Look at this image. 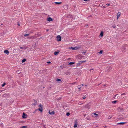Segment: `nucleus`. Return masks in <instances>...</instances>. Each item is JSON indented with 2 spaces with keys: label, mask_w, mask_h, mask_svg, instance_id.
<instances>
[{
  "label": "nucleus",
  "mask_w": 128,
  "mask_h": 128,
  "mask_svg": "<svg viewBox=\"0 0 128 128\" xmlns=\"http://www.w3.org/2000/svg\"><path fill=\"white\" fill-rule=\"evenodd\" d=\"M26 61V60L25 59H24L23 60H22V63H23L24 62H25Z\"/></svg>",
  "instance_id": "22"
},
{
  "label": "nucleus",
  "mask_w": 128,
  "mask_h": 128,
  "mask_svg": "<svg viewBox=\"0 0 128 128\" xmlns=\"http://www.w3.org/2000/svg\"><path fill=\"white\" fill-rule=\"evenodd\" d=\"M120 12H119L117 14V16H118V17H120Z\"/></svg>",
  "instance_id": "9"
},
{
  "label": "nucleus",
  "mask_w": 128,
  "mask_h": 128,
  "mask_svg": "<svg viewBox=\"0 0 128 128\" xmlns=\"http://www.w3.org/2000/svg\"><path fill=\"white\" fill-rule=\"evenodd\" d=\"M103 32L102 31V32H100V36L102 37V36H103Z\"/></svg>",
  "instance_id": "7"
},
{
  "label": "nucleus",
  "mask_w": 128,
  "mask_h": 128,
  "mask_svg": "<svg viewBox=\"0 0 128 128\" xmlns=\"http://www.w3.org/2000/svg\"><path fill=\"white\" fill-rule=\"evenodd\" d=\"M86 95H84L83 96H82V98L83 99H85L86 97Z\"/></svg>",
  "instance_id": "10"
},
{
  "label": "nucleus",
  "mask_w": 128,
  "mask_h": 128,
  "mask_svg": "<svg viewBox=\"0 0 128 128\" xmlns=\"http://www.w3.org/2000/svg\"><path fill=\"white\" fill-rule=\"evenodd\" d=\"M84 108H89V105L88 104L85 106H84Z\"/></svg>",
  "instance_id": "12"
},
{
  "label": "nucleus",
  "mask_w": 128,
  "mask_h": 128,
  "mask_svg": "<svg viewBox=\"0 0 128 128\" xmlns=\"http://www.w3.org/2000/svg\"><path fill=\"white\" fill-rule=\"evenodd\" d=\"M84 86V85H83V84H80V86Z\"/></svg>",
  "instance_id": "33"
},
{
  "label": "nucleus",
  "mask_w": 128,
  "mask_h": 128,
  "mask_svg": "<svg viewBox=\"0 0 128 128\" xmlns=\"http://www.w3.org/2000/svg\"><path fill=\"white\" fill-rule=\"evenodd\" d=\"M125 123V122H120L118 123L120 124H124Z\"/></svg>",
  "instance_id": "14"
},
{
  "label": "nucleus",
  "mask_w": 128,
  "mask_h": 128,
  "mask_svg": "<svg viewBox=\"0 0 128 128\" xmlns=\"http://www.w3.org/2000/svg\"><path fill=\"white\" fill-rule=\"evenodd\" d=\"M59 53V52H54V54L55 55H57V54H58Z\"/></svg>",
  "instance_id": "16"
},
{
  "label": "nucleus",
  "mask_w": 128,
  "mask_h": 128,
  "mask_svg": "<svg viewBox=\"0 0 128 128\" xmlns=\"http://www.w3.org/2000/svg\"><path fill=\"white\" fill-rule=\"evenodd\" d=\"M20 48L21 49H22L23 48H22V47H20Z\"/></svg>",
  "instance_id": "41"
},
{
  "label": "nucleus",
  "mask_w": 128,
  "mask_h": 128,
  "mask_svg": "<svg viewBox=\"0 0 128 128\" xmlns=\"http://www.w3.org/2000/svg\"><path fill=\"white\" fill-rule=\"evenodd\" d=\"M47 20L49 22L52 21V19L50 17H49L47 19Z\"/></svg>",
  "instance_id": "5"
},
{
  "label": "nucleus",
  "mask_w": 128,
  "mask_h": 128,
  "mask_svg": "<svg viewBox=\"0 0 128 128\" xmlns=\"http://www.w3.org/2000/svg\"><path fill=\"white\" fill-rule=\"evenodd\" d=\"M38 110H39L41 112H42V108H38Z\"/></svg>",
  "instance_id": "13"
},
{
  "label": "nucleus",
  "mask_w": 128,
  "mask_h": 128,
  "mask_svg": "<svg viewBox=\"0 0 128 128\" xmlns=\"http://www.w3.org/2000/svg\"><path fill=\"white\" fill-rule=\"evenodd\" d=\"M29 35V34H25L24 35V36H28Z\"/></svg>",
  "instance_id": "21"
},
{
  "label": "nucleus",
  "mask_w": 128,
  "mask_h": 128,
  "mask_svg": "<svg viewBox=\"0 0 128 128\" xmlns=\"http://www.w3.org/2000/svg\"><path fill=\"white\" fill-rule=\"evenodd\" d=\"M84 0L85 2H86L88 0Z\"/></svg>",
  "instance_id": "44"
},
{
  "label": "nucleus",
  "mask_w": 128,
  "mask_h": 128,
  "mask_svg": "<svg viewBox=\"0 0 128 128\" xmlns=\"http://www.w3.org/2000/svg\"><path fill=\"white\" fill-rule=\"evenodd\" d=\"M126 95V93H123V94H121V95H124V96H125V95Z\"/></svg>",
  "instance_id": "24"
},
{
  "label": "nucleus",
  "mask_w": 128,
  "mask_h": 128,
  "mask_svg": "<svg viewBox=\"0 0 128 128\" xmlns=\"http://www.w3.org/2000/svg\"><path fill=\"white\" fill-rule=\"evenodd\" d=\"M38 106L40 108H42V106L41 104H40Z\"/></svg>",
  "instance_id": "19"
},
{
  "label": "nucleus",
  "mask_w": 128,
  "mask_h": 128,
  "mask_svg": "<svg viewBox=\"0 0 128 128\" xmlns=\"http://www.w3.org/2000/svg\"><path fill=\"white\" fill-rule=\"evenodd\" d=\"M5 84H5V83H4V84H2V87H3L4 86V85H5Z\"/></svg>",
  "instance_id": "28"
},
{
  "label": "nucleus",
  "mask_w": 128,
  "mask_h": 128,
  "mask_svg": "<svg viewBox=\"0 0 128 128\" xmlns=\"http://www.w3.org/2000/svg\"><path fill=\"white\" fill-rule=\"evenodd\" d=\"M83 102H82V101H80V104H83Z\"/></svg>",
  "instance_id": "34"
},
{
  "label": "nucleus",
  "mask_w": 128,
  "mask_h": 128,
  "mask_svg": "<svg viewBox=\"0 0 128 128\" xmlns=\"http://www.w3.org/2000/svg\"><path fill=\"white\" fill-rule=\"evenodd\" d=\"M94 69V68H91L90 70V71H91L92 70H93Z\"/></svg>",
  "instance_id": "35"
},
{
  "label": "nucleus",
  "mask_w": 128,
  "mask_h": 128,
  "mask_svg": "<svg viewBox=\"0 0 128 128\" xmlns=\"http://www.w3.org/2000/svg\"><path fill=\"white\" fill-rule=\"evenodd\" d=\"M70 115V114L69 113H68H68H67L66 114V115L67 116H68Z\"/></svg>",
  "instance_id": "29"
},
{
  "label": "nucleus",
  "mask_w": 128,
  "mask_h": 128,
  "mask_svg": "<svg viewBox=\"0 0 128 128\" xmlns=\"http://www.w3.org/2000/svg\"><path fill=\"white\" fill-rule=\"evenodd\" d=\"M106 5L107 6H108L110 5V4H106Z\"/></svg>",
  "instance_id": "32"
},
{
  "label": "nucleus",
  "mask_w": 128,
  "mask_h": 128,
  "mask_svg": "<svg viewBox=\"0 0 128 128\" xmlns=\"http://www.w3.org/2000/svg\"><path fill=\"white\" fill-rule=\"evenodd\" d=\"M86 52V50H81L80 51V53H81L85 55V53Z\"/></svg>",
  "instance_id": "3"
},
{
  "label": "nucleus",
  "mask_w": 128,
  "mask_h": 128,
  "mask_svg": "<svg viewBox=\"0 0 128 128\" xmlns=\"http://www.w3.org/2000/svg\"><path fill=\"white\" fill-rule=\"evenodd\" d=\"M56 38H57V41H61V37L60 36L58 35V36H57V37H56Z\"/></svg>",
  "instance_id": "2"
},
{
  "label": "nucleus",
  "mask_w": 128,
  "mask_h": 128,
  "mask_svg": "<svg viewBox=\"0 0 128 128\" xmlns=\"http://www.w3.org/2000/svg\"><path fill=\"white\" fill-rule=\"evenodd\" d=\"M88 26V25H87L86 26H85V27L86 28V27H87Z\"/></svg>",
  "instance_id": "45"
},
{
  "label": "nucleus",
  "mask_w": 128,
  "mask_h": 128,
  "mask_svg": "<svg viewBox=\"0 0 128 128\" xmlns=\"http://www.w3.org/2000/svg\"><path fill=\"white\" fill-rule=\"evenodd\" d=\"M54 3L56 4H61L62 3V2H55Z\"/></svg>",
  "instance_id": "15"
},
{
  "label": "nucleus",
  "mask_w": 128,
  "mask_h": 128,
  "mask_svg": "<svg viewBox=\"0 0 128 128\" xmlns=\"http://www.w3.org/2000/svg\"><path fill=\"white\" fill-rule=\"evenodd\" d=\"M118 95V94H116L115 96L114 97H116V96Z\"/></svg>",
  "instance_id": "39"
},
{
  "label": "nucleus",
  "mask_w": 128,
  "mask_h": 128,
  "mask_svg": "<svg viewBox=\"0 0 128 128\" xmlns=\"http://www.w3.org/2000/svg\"><path fill=\"white\" fill-rule=\"evenodd\" d=\"M74 62H70L68 64V65H72V64H74Z\"/></svg>",
  "instance_id": "11"
},
{
  "label": "nucleus",
  "mask_w": 128,
  "mask_h": 128,
  "mask_svg": "<svg viewBox=\"0 0 128 128\" xmlns=\"http://www.w3.org/2000/svg\"><path fill=\"white\" fill-rule=\"evenodd\" d=\"M80 100H82V99H80Z\"/></svg>",
  "instance_id": "48"
},
{
  "label": "nucleus",
  "mask_w": 128,
  "mask_h": 128,
  "mask_svg": "<svg viewBox=\"0 0 128 128\" xmlns=\"http://www.w3.org/2000/svg\"><path fill=\"white\" fill-rule=\"evenodd\" d=\"M26 117L27 116L24 113L22 116V118H26Z\"/></svg>",
  "instance_id": "4"
},
{
  "label": "nucleus",
  "mask_w": 128,
  "mask_h": 128,
  "mask_svg": "<svg viewBox=\"0 0 128 128\" xmlns=\"http://www.w3.org/2000/svg\"><path fill=\"white\" fill-rule=\"evenodd\" d=\"M99 53H100V54H102V50L100 51Z\"/></svg>",
  "instance_id": "30"
},
{
  "label": "nucleus",
  "mask_w": 128,
  "mask_h": 128,
  "mask_svg": "<svg viewBox=\"0 0 128 128\" xmlns=\"http://www.w3.org/2000/svg\"><path fill=\"white\" fill-rule=\"evenodd\" d=\"M37 102L36 101H35L34 103L33 104V105H34V106H36V105Z\"/></svg>",
  "instance_id": "17"
},
{
  "label": "nucleus",
  "mask_w": 128,
  "mask_h": 128,
  "mask_svg": "<svg viewBox=\"0 0 128 128\" xmlns=\"http://www.w3.org/2000/svg\"><path fill=\"white\" fill-rule=\"evenodd\" d=\"M110 118V117H108V119H109Z\"/></svg>",
  "instance_id": "46"
},
{
  "label": "nucleus",
  "mask_w": 128,
  "mask_h": 128,
  "mask_svg": "<svg viewBox=\"0 0 128 128\" xmlns=\"http://www.w3.org/2000/svg\"><path fill=\"white\" fill-rule=\"evenodd\" d=\"M18 26H20V24L18 23Z\"/></svg>",
  "instance_id": "43"
},
{
  "label": "nucleus",
  "mask_w": 128,
  "mask_h": 128,
  "mask_svg": "<svg viewBox=\"0 0 128 128\" xmlns=\"http://www.w3.org/2000/svg\"><path fill=\"white\" fill-rule=\"evenodd\" d=\"M117 102L116 100H114V101H112V103H113L114 104L116 103Z\"/></svg>",
  "instance_id": "18"
},
{
  "label": "nucleus",
  "mask_w": 128,
  "mask_h": 128,
  "mask_svg": "<svg viewBox=\"0 0 128 128\" xmlns=\"http://www.w3.org/2000/svg\"><path fill=\"white\" fill-rule=\"evenodd\" d=\"M26 127V126H22L20 128H25Z\"/></svg>",
  "instance_id": "26"
},
{
  "label": "nucleus",
  "mask_w": 128,
  "mask_h": 128,
  "mask_svg": "<svg viewBox=\"0 0 128 128\" xmlns=\"http://www.w3.org/2000/svg\"><path fill=\"white\" fill-rule=\"evenodd\" d=\"M124 49H125V48H124V50H122V52H125V50H124Z\"/></svg>",
  "instance_id": "36"
},
{
  "label": "nucleus",
  "mask_w": 128,
  "mask_h": 128,
  "mask_svg": "<svg viewBox=\"0 0 128 128\" xmlns=\"http://www.w3.org/2000/svg\"><path fill=\"white\" fill-rule=\"evenodd\" d=\"M87 86V85H85L84 87H85V88H86V87Z\"/></svg>",
  "instance_id": "38"
},
{
  "label": "nucleus",
  "mask_w": 128,
  "mask_h": 128,
  "mask_svg": "<svg viewBox=\"0 0 128 128\" xmlns=\"http://www.w3.org/2000/svg\"><path fill=\"white\" fill-rule=\"evenodd\" d=\"M94 115H95V116H98V114H96V113H94Z\"/></svg>",
  "instance_id": "31"
},
{
  "label": "nucleus",
  "mask_w": 128,
  "mask_h": 128,
  "mask_svg": "<svg viewBox=\"0 0 128 128\" xmlns=\"http://www.w3.org/2000/svg\"><path fill=\"white\" fill-rule=\"evenodd\" d=\"M77 127V124H75L74 126V128H76Z\"/></svg>",
  "instance_id": "20"
},
{
  "label": "nucleus",
  "mask_w": 128,
  "mask_h": 128,
  "mask_svg": "<svg viewBox=\"0 0 128 128\" xmlns=\"http://www.w3.org/2000/svg\"><path fill=\"white\" fill-rule=\"evenodd\" d=\"M69 49H72L73 50H76L78 49V48L77 46L71 47H69Z\"/></svg>",
  "instance_id": "1"
},
{
  "label": "nucleus",
  "mask_w": 128,
  "mask_h": 128,
  "mask_svg": "<svg viewBox=\"0 0 128 128\" xmlns=\"http://www.w3.org/2000/svg\"><path fill=\"white\" fill-rule=\"evenodd\" d=\"M48 113L50 114H52V115L54 114V111H52V112H50V111Z\"/></svg>",
  "instance_id": "6"
},
{
  "label": "nucleus",
  "mask_w": 128,
  "mask_h": 128,
  "mask_svg": "<svg viewBox=\"0 0 128 128\" xmlns=\"http://www.w3.org/2000/svg\"><path fill=\"white\" fill-rule=\"evenodd\" d=\"M112 27L114 28H115L116 27V26H112Z\"/></svg>",
  "instance_id": "40"
},
{
  "label": "nucleus",
  "mask_w": 128,
  "mask_h": 128,
  "mask_svg": "<svg viewBox=\"0 0 128 128\" xmlns=\"http://www.w3.org/2000/svg\"><path fill=\"white\" fill-rule=\"evenodd\" d=\"M110 118V117H108V119H109Z\"/></svg>",
  "instance_id": "47"
},
{
  "label": "nucleus",
  "mask_w": 128,
  "mask_h": 128,
  "mask_svg": "<svg viewBox=\"0 0 128 128\" xmlns=\"http://www.w3.org/2000/svg\"><path fill=\"white\" fill-rule=\"evenodd\" d=\"M61 81V80L60 79H58L56 80V81L57 82L60 81Z\"/></svg>",
  "instance_id": "25"
},
{
  "label": "nucleus",
  "mask_w": 128,
  "mask_h": 128,
  "mask_svg": "<svg viewBox=\"0 0 128 128\" xmlns=\"http://www.w3.org/2000/svg\"><path fill=\"white\" fill-rule=\"evenodd\" d=\"M86 62V61H80V63H84V62Z\"/></svg>",
  "instance_id": "27"
},
{
  "label": "nucleus",
  "mask_w": 128,
  "mask_h": 128,
  "mask_svg": "<svg viewBox=\"0 0 128 128\" xmlns=\"http://www.w3.org/2000/svg\"><path fill=\"white\" fill-rule=\"evenodd\" d=\"M119 17H118V16H117V19L118 20V18Z\"/></svg>",
  "instance_id": "42"
},
{
  "label": "nucleus",
  "mask_w": 128,
  "mask_h": 128,
  "mask_svg": "<svg viewBox=\"0 0 128 128\" xmlns=\"http://www.w3.org/2000/svg\"><path fill=\"white\" fill-rule=\"evenodd\" d=\"M9 52L8 50H6L4 51V53L5 54H8Z\"/></svg>",
  "instance_id": "8"
},
{
  "label": "nucleus",
  "mask_w": 128,
  "mask_h": 128,
  "mask_svg": "<svg viewBox=\"0 0 128 128\" xmlns=\"http://www.w3.org/2000/svg\"><path fill=\"white\" fill-rule=\"evenodd\" d=\"M86 119L88 120H89L90 119V118L89 117H87L86 118Z\"/></svg>",
  "instance_id": "23"
},
{
  "label": "nucleus",
  "mask_w": 128,
  "mask_h": 128,
  "mask_svg": "<svg viewBox=\"0 0 128 128\" xmlns=\"http://www.w3.org/2000/svg\"><path fill=\"white\" fill-rule=\"evenodd\" d=\"M48 63H51L50 62H47Z\"/></svg>",
  "instance_id": "37"
}]
</instances>
